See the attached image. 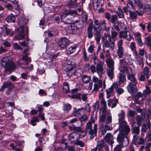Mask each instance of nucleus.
I'll use <instances>...</instances> for the list:
<instances>
[{"label": "nucleus", "instance_id": "1", "mask_svg": "<svg viewBox=\"0 0 151 151\" xmlns=\"http://www.w3.org/2000/svg\"><path fill=\"white\" fill-rule=\"evenodd\" d=\"M119 130V133L117 138V141L120 144H123L124 140H125V141L126 142V145H128L129 143V139L126 135L130 131L129 127L128 126H126L125 123L123 122L121 123Z\"/></svg>", "mask_w": 151, "mask_h": 151}, {"label": "nucleus", "instance_id": "2", "mask_svg": "<svg viewBox=\"0 0 151 151\" xmlns=\"http://www.w3.org/2000/svg\"><path fill=\"white\" fill-rule=\"evenodd\" d=\"M76 66L75 60L73 59L70 58L66 60L64 67V70L68 77H70L73 75L74 70Z\"/></svg>", "mask_w": 151, "mask_h": 151}, {"label": "nucleus", "instance_id": "3", "mask_svg": "<svg viewBox=\"0 0 151 151\" xmlns=\"http://www.w3.org/2000/svg\"><path fill=\"white\" fill-rule=\"evenodd\" d=\"M1 65L2 67L5 68L6 72H10L12 71L16 68V65L10 58L5 57L1 61Z\"/></svg>", "mask_w": 151, "mask_h": 151}, {"label": "nucleus", "instance_id": "4", "mask_svg": "<svg viewBox=\"0 0 151 151\" xmlns=\"http://www.w3.org/2000/svg\"><path fill=\"white\" fill-rule=\"evenodd\" d=\"M107 39V35L104 36L102 37L101 41L102 43L103 47H109L111 50H112L114 49V41L110 38L109 41Z\"/></svg>", "mask_w": 151, "mask_h": 151}, {"label": "nucleus", "instance_id": "5", "mask_svg": "<svg viewBox=\"0 0 151 151\" xmlns=\"http://www.w3.org/2000/svg\"><path fill=\"white\" fill-rule=\"evenodd\" d=\"M31 62V58L26 55H23L21 59L17 61L16 63L20 66L24 68H27V65Z\"/></svg>", "mask_w": 151, "mask_h": 151}, {"label": "nucleus", "instance_id": "6", "mask_svg": "<svg viewBox=\"0 0 151 151\" xmlns=\"http://www.w3.org/2000/svg\"><path fill=\"white\" fill-rule=\"evenodd\" d=\"M73 17V14L70 13L64 14L61 16L62 21L65 24H69L71 23L72 19Z\"/></svg>", "mask_w": 151, "mask_h": 151}, {"label": "nucleus", "instance_id": "7", "mask_svg": "<svg viewBox=\"0 0 151 151\" xmlns=\"http://www.w3.org/2000/svg\"><path fill=\"white\" fill-rule=\"evenodd\" d=\"M92 81L94 83L93 85V90L96 91L99 90L100 88L102 87V81L101 80L99 79L98 78L93 76L92 78Z\"/></svg>", "mask_w": 151, "mask_h": 151}, {"label": "nucleus", "instance_id": "8", "mask_svg": "<svg viewBox=\"0 0 151 151\" xmlns=\"http://www.w3.org/2000/svg\"><path fill=\"white\" fill-rule=\"evenodd\" d=\"M127 6L124 7L123 9L125 13H127L128 11L129 12L135 10V7L132 0H129V1L127 3Z\"/></svg>", "mask_w": 151, "mask_h": 151}, {"label": "nucleus", "instance_id": "9", "mask_svg": "<svg viewBox=\"0 0 151 151\" xmlns=\"http://www.w3.org/2000/svg\"><path fill=\"white\" fill-rule=\"evenodd\" d=\"M139 112L141 113V116H137L136 118V121L137 122V124L138 126H140L142 121H144L145 118V113L144 110L141 109L139 111Z\"/></svg>", "mask_w": 151, "mask_h": 151}, {"label": "nucleus", "instance_id": "10", "mask_svg": "<svg viewBox=\"0 0 151 151\" xmlns=\"http://www.w3.org/2000/svg\"><path fill=\"white\" fill-rule=\"evenodd\" d=\"M93 29L95 32L94 35L96 36V40L97 43H99L100 40V35L102 28L101 26L93 27Z\"/></svg>", "mask_w": 151, "mask_h": 151}, {"label": "nucleus", "instance_id": "11", "mask_svg": "<svg viewBox=\"0 0 151 151\" xmlns=\"http://www.w3.org/2000/svg\"><path fill=\"white\" fill-rule=\"evenodd\" d=\"M104 63L99 61L96 67V72L99 76L104 73L105 71L103 68Z\"/></svg>", "mask_w": 151, "mask_h": 151}, {"label": "nucleus", "instance_id": "12", "mask_svg": "<svg viewBox=\"0 0 151 151\" xmlns=\"http://www.w3.org/2000/svg\"><path fill=\"white\" fill-rule=\"evenodd\" d=\"M128 31L124 30L120 32L119 33V37L120 38H124L127 41H129L132 39V36L130 34L127 35Z\"/></svg>", "mask_w": 151, "mask_h": 151}, {"label": "nucleus", "instance_id": "13", "mask_svg": "<svg viewBox=\"0 0 151 151\" xmlns=\"http://www.w3.org/2000/svg\"><path fill=\"white\" fill-rule=\"evenodd\" d=\"M68 40L65 38H61L60 39L58 42V45L61 48H64L66 47L69 44Z\"/></svg>", "mask_w": 151, "mask_h": 151}, {"label": "nucleus", "instance_id": "14", "mask_svg": "<svg viewBox=\"0 0 151 151\" xmlns=\"http://www.w3.org/2000/svg\"><path fill=\"white\" fill-rule=\"evenodd\" d=\"M136 83H130L128 85L127 88L129 93L131 94H133L137 91Z\"/></svg>", "mask_w": 151, "mask_h": 151}, {"label": "nucleus", "instance_id": "15", "mask_svg": "<svg viewBox=\"0 0 151 151\" xmlns=\"http://www.w3.org/2000/svg\"><path fill=\"white\" fill-rule=\"evenodd\" d=\"M83 26V22L81 21H76L70 25L72 29L76 30L81 28Z\"/></svg>", "mask_w": 151, "mask_h": 151}, {"label": "nucleus", "instance_id": "16", "mask_svg": "<svg viewBox=\"0 0 151 151\" xmlns=\"http://www.w3.org/2000/svg\"><path fill=\"white\" fill-rule=\"evenodd\" d=\"M133 35L138 44L140 46H142L143 43L141 39V34L138 32L133 33Z\"/></svg>", "mask_w": 151, "mask_h": 151}, {"label": "nucleus", "instance_id": "17", "mask_svg": "<svg viewBox=\"0 0 151 151\" xmlns=\"http://www.w3.org/2000/svg\"><path fill=\"white\" fill-rule=\"evenodd\" d=\"M113 135L111 133H108L104 137V139L105 140L111 145V147L112 146V144L114 143V142L113 140H110V139H113L114 138H113Z\"/></svg>", "mask_w": 151, "mask_h": 151}, {"label": "nucleus", "instance_id": "18", "mask_svg": "<svg viewBox=\"0 0 151 151\" xmlns=\"http://www.w3.org/2000/svg\"><path fill=\"white\" fill-rule=\"evenodd\" d=\"M112 129L111 125L107 123V122H106L105 124H102V131L103 134H105L107 130H111Z\"/></svg>", "mask_w": 151, "mask_h": 151}, {"label": "nucleus", "instance_id": "19", "mask_svg": "<svg viewBox=\"0 0 151 151\" xmlns=\"http://www.w3.org/2000/svg\"><path fill=\"white\" fill-rule=\"evenodd\" d=\"M66 140H63L61 143V147H55V150H59V151L62 150H66V147L67 146V144L66 142Z\"/></svg>", "mask_w": 151, "mask_h": 151}, {"label": "nucleus", "instance_id": "20", "mask_svg": "<svg viewBox=\"0 0 151 151\" xmlns=\"http://www.w3.org/2000/svg\"><path fill=\"white\" fill-rule=\"evenodd\" d=\"M73 114L75 116H79L82 112H83L84 111V108H81L78 109L76 108H73Z\"/></svg>", "mask_w": 151, "mask_h": 151}, {"label": "nucleus", "instance_id": "21", "mask_svg": "<svg viewBox=\"0 0 151 151\" xmlns=\"http://www.w3.org/2000/svg\"><path fill=\"white\" fill-rule=\"evenodd\" d=\"M106 97L107 99L110 98L114 95V89L113 86H111L109 89L106 90Z\"/></svg>", "mask_w": 151, "mask_h": 151}, {"label": "nucleus", "instance_id": "22", "mask_svg": "<svg viewBox=\"0 0 151 151\" xmlns=\"http://www.w3.org/2000/svg\"><path fill=\"white\" fill-rule=\"evenodd\" d=\"M126 71L127 76H132L134 75L132 68H127L126 66H124L121 69L120 71H123L124 73L125 71Z\"/></svg>", "mask_w": 151, "mask_h": 151}, {"label": "nucleus", "instance_id": "23", "mask_svg": "<svg viewBox=\"0 0 151 151\" xmlns=\"http://www.w3.org/2000/svg\"><path fill=\"white\" fill-rule=\"evenodd\" d=\"M108 69H114V61L112 58H108L106 61Z\"/></svg>", "mask_w": 151, "mask_h": 151}, {"label": "nucleus", "instance_id": "24", "mask_svg": "<svg viewBox=\"0 0 151 151\" xmlns=\"http://www.w3.org/2000/svg\"><path fill=\"white\" fill-rule=\"evenodd\" d=\"M119 126L120 125V123L121 122H124L125 123V125L127 126L126 124V122L124 120L125 118V112L123 111L122 110L121 112V113L119 114Z\"/></svg>", "mask_w": 151, "mask_h": 151}, {"label": "nucleus", "instance_id": "25", "mask_svg": "<svg viewBox=\"0 0 151 151\" xmlns=\"http://www.w3.org/2000/svg\"><path fill=\"white\" fill-rule=\"evenodd\" d=\"M118 76L119 82L123 83L126 80L124 72L120 71Z\"/></svg>", "mask_w": 151, "mask_h": 151}, {"label": "nucleus", "instance_id": "26", "mask_svg": "<svg viewBox=\"0 0 151 151\" xmlns=\"http://www.w3.org/2000/svg\"><path fill=\"white\" fill-rule=\"evenodd\" d=\"M101 103L103 105V106L101 109L102 113H106L107 110V107L106 105V103L104 99H102L101 100Z\"/></svg>", "mask_w": 151, "mask_h": 151}, {"label": "nucleus", "instance_id": "27", "mask_svg": "<svg viewBox=\"0 0 151 151\" xmlns=\"http://www.w3.org/2000/svg\"><path fill=\"white\" fill-rule=\"evenodd\" d=\"M143 73L147 79L149 78L151 75V72L148 67L146 66L144 68L143 70Z\"/></svg>", "mask_w": 151, "mask_h": 151}, {"label": "nucleus", "instance_id": "28", "mask_svg": "<svg viewBox=\"0 0 151 151\" xmlns=\"http://www.w3.org/2000/svg\"><path fill=\"white\" fill-rule=\"evenodd\" d=\"M144 9V11L147 14L151 15V4H145Z\"/></svg>", "mask_w": 151, "mask_h": 151}, {"label": "nucleus", "instance_id": "29", "mask_svg": "<svg viewBox=\"0 0 151 151\" xmlns=\"http://www.w3.org/2000/svg\"><path fill=\"white\" fill-rule=\"evenodd\" d=\"M92 24H90L87 29L88 36L90 38H92L93 36V33L92 32Z\"/></svg>", "mask_w": 151, "mask_h": 151}, {"label": "nucleus", "instance_id": "30", "mask_svg": "<svg viewBox=\"0 0 151 151\" xmlns=\"http://www.w3.org/2000/svg\"><path fill=\"white\" fill-rule=\"evenodd\" d=\"M114 69H108L107 70V75L111 79H112L114 77Z\"/></svg>", "mask_w": 151, "mask_h": 151}, {"label": "nucleus", "instance_id": "31", "mask_svg": "<svg viewBox=\"0 0 151 151\" xmlns=\"http://www.w3.org/2000/svg\"><path fill=\"white\" fill-rule=\"evenodd\" d=\"M130 48L134 52L136 57H138V54L136 50L135 44L134 42H131L130 45Z\"/></svg>", "mask_w": 151, "mask_h": 151}, {"label": "nucleus", "instance_id": "32", "mask_svg": "<svg viewBox=\"0 0 151 151\" xmlns=\"http://www.w3.org/2000/svg\"><path fill=\"white\" fill-rule=\"evenodd\" d=\"M72 106L70 104L67 103L63 106V110L65 112H68L71 109Z\"/></svg>", "mask_w": 151, "mask_h": 151}, {"label": "nucleus", "instance_id": "33", "mask_svg": "<svg viewBox=\"0 0 151 151\" xmlns=\"http://www.w3.org/2000/svg\"><path fill=\"white\" fill-rule=\"evenodd\" d=\"M15 17L13 15H9L8 16L6 19V21L9 22H14L15 21Z\"/></svg>", "mask_w": 151, "mask_h": 151}, {"label": "nucleus", "instance_id": "34", "mask_svg": "<svg viewBox=\"0 0 151 151\" xmlns=\"http://www.w3.org/2000/svg\"><path fill=\"white\" fill-rule=\"evenodd\" d=\"M106 113H102L99 118V122L101 124H103L105 122Z\"/></svg>", "mask_w": 151, "mask_h": 151}, {"label": "nucleus", "instance_id": "35", "mask_svg": "<svg viewBox=\"0 0 151 151\" xmlns=\"http://www.w3.org/2000/svg\"><path fill=\"white\" fill-rule=\"evenodd\" d=\"M116 12L119 18H124V14L121 9L118 8L116 10Z\"/></svg>", "mask_w": 151, "mask_h": 151}, {"label": "nucleus", "instance_id": "36", "mask_svg": "<svg viewBox=\"0 0 151 151\" xmlns=\"http://www.w3.org/2000/svg\"><path fill=\"white\" fill-rule=\"evenodd\" d=\"M117 52L118 56L119 58H121L123 57L124 55L123 48H118Z\"/></svg>", "mask_w": 151, "mask_h": 151}, {"label": "nucleus", "instance_id": "37", "mask_svg": "<svg viewBox=\"0 0 151 151\" xmlns=\"http://www.w3.org/2000/svg\"><path fill=\"white\" fill-rule=\"evenodd\" d=\"M63 91L65 93L68 92L69 91V84L68 83L65 82L63 83Z\"/></svg>", "mask_w": 151, "mask_h": 151}, {"label": "nucleus", "instance_id": "38", "mask_svg": "<svg viewBox=\"0 0 151 151\" xmlns=\"http://www.w3.org/2000/svg\"><path fill=\"white\" fill-rule=\"evenodd\" d=\"M76 47L75 46H70L67 50V53L68 54H71L73 53L76 50Z\"/></svg>", "mask_w": 151, "mask_h": 151}, {"label": "nucleus", "instance_id": "39", "mask_svg": "<svg viewBox=\"0 0 151 151\" xmlns=\"http://www.w3.org/2000/svg\"><path fill=\"white\" fill-rule=\"evenodd\" d=\"M118 33L114 30L113 27L111 28V37L114 39L116 38L118 35Z\"/></svg>", "mask_w": 151, "mask_h": 151}, {"label": "nucleus", "instance_id": "40", "mask_svg": "<svg viewBox=\"0 0 151 151\" xmlns=\"http://www.w3.org/2000/svg\"><path fill=\"white\" fill-rule=\"evenodd\" d=\"M91 78L90 76L86 75H84L82 77V81L84 83H88L90 80Z\"/></svg>", "mask_w": 151, "mask_h": 151}, {"label": "nucleus", "instance_id": "41", "mask_svg": "<svg viewBox=\"0 0 151 151\" xmlns=\"http://www.w3.org/2000/svg\"><path fill=\"white\" fill-rule=\"evenodd\" d=\"M24 37V35L23 32V30L21 33H19L15 37V38L18 40H22L23 39Z\"/></svg>", "mask_w": 151, "mask_h": 151}, {"label": "nucleus", "instance_id": "42", "mask_svg": "<svg viewBox=\"0 0 151 151\" xmlns=\"http://www.w3.org/2000/svg\"><path fill=\"white\" fill-rule=\"evenodd\" d=\"M104 145V141H101V143L99 145L97 146L96 148V151L97 150H99V151H102V149L103 147V146Z\"/></svg>", "mask_w": 151, "mask_h": 151}, {"label": "nucleus", "instance_id": "43", "mask_svg": "<svg viewBox=\"0 0 151 151\" xmlns=\"http://www.w3.org/2000/svg\"><path fill=\"white\" fill-rule=\"evenodd\" d=\"M104 145V141H101V143L99 145L97 146L96 148V151L97 150H99V151H102V149L103 147V146Z\"/></svg>", "mask_w": 151, "mask_h": 151}, {"label": "nucleus", "instance_id": "44", "mask_svg": "<svg viewBox=\"0 0 151 151\" xmlns=\"http://www.w3.org/2000/svg\"><path fill=\"white\" fill-rule=\"evenodd\" d=\"M134 4L138 6L139 8H143V4L139 0H134Z\"/></svg>", "mask_w": 151, "mask_h": 151}, {"label": "nucleus", "instance_id": "45", "mask_svg": "<svg viewBox=\"0 0 151 151\" xmlns=\"http://www.w3.org/2000/svg\"><path fill=\"white\" fill-rule=\"evenodd\" d=\"M139 127L140 126H134L132 128V133H134L139 134Z\"/></svg>", "mask_w": 151, "mask_h": 151}, {"label": "nucleus", "instance_id": "46", "mask_svg": "<svg viewBox=\"0 0 151 151\" xmlns=\"http://www.w3.org/2000/svg\"><path fill=\"white\" fill-rule=\"evenodd\" d=\"M99 102L98 101H96L93 105L94 108V111L97 113L99 109Z\"/></svg>", "mask_w": 151, "mask_h": 151}, {"label": "nucleus", "instance_id": "47", "mask_svg": "<svg viewBox=\"0 0 151 151\" xmlns=\"http://www.w3.org/2000/svg\"><path fill=\"white\" fill-rule=\"evenodd\" d=\"M106 20H103L101 22L100 24V26L101 25H104V29L105 31L107 32L109 31L110 29V27H106Z\"/></svg>", "mask_w": 151, "mask_h": 151}, {"label": "nucleus", "instance_id": "48", "mask_svg": "<svg viewBox=\"0 0 151 151\" xmlns=\"http://www.w3.org/2000/svg\"><path fill=\"white\" fill-rule=\"evenodd\" d=\"M127 78L128 80L130 81L131 83H136V80L134 77V75L132 76H127Z\"/></svg>", "mask_w": 151, "mask_h": 151}, {"label": "nucleus", "instance_id": "49", "mask_svg": "<svg viewBox=\"0 0 151 151\" xmlns=\"http://www.w3.org/2000/svg\"><path fill=\"white\" fill-rule=\"evenodd\" d=\"M113 24V28L116 29L117 31L118 32L120 30L119 28V21H117L116 22L112 23Z\"/></svg>", "mask_w": 151, "mask_h": 151}, {"label": "nucleus", "instance_id": "50", "mask_svg": "<svg viewBox=\"0 0 151 151\" xmlns=\"http://www.w3.org/2000/svg\"><path fill=\"white\" fill-rule=\"evenodd\" d=\"M133 136V142H136L139 137V134L132 133Z\"/></svg>", "mask_w": 151, "mask_h": 151}, {"label": "nucleus", "instance_id": "51", "mask_svg": "<svg viewBox=\"0 0 151 151\" xmlns=\"http://www.w3.org/2000/svg\"><path fill=\"white\" fill-rule=\"evenodd\" d=\"M6 87V88L9 87V88H14V85L12 84L11 82H7L4 83Z\"/></svg>", "mask_w": 151, "mask_h": 151}, {"label": "nucleus", "instance_id": "52", "mask_svg": "<svg viewBox=\"0 0 151 151\" xmlns=\"http://www.w3.org/2000/svg\"><path fill=\"white\" fill-rule=\"evenodd\" d=\"M129 16L130 18L132 19H136L137 18V15L136 13L131 11L129 12Z\"/></svg>", "mask_w": 151, "mask_h": 151}, {"label": "nucleus", "instance_id": "53", "mask_svg": "<svg viewBox=\"0 0 151 151\" xmlns=\"http://www.w3.org/2000/svg\"><path fill=\"white\" fill-rule=\"evenodd\" d=\"M88 133L90 135V138L91 139H93L94 138V137L96 135L97 133H94V132L92 131L91 130H88Z\"/></svg>", "mask_w": 151, "mask_h": 151}, {"label": "nucleus", "instance_id": "54", "mask_svg": "<svg viewBox=\"0 0 151 151\" xmlns=\"http://www.w3.org/2000/svg\"><path fill=\"white\" fill-rule=\"evenodd\" d=\"M123 147V144H120L117 145L114 148V151H120L121 149Z\"/></svg>", "mask_w": 151, "mask_h": 151}, {"label": "nucleus", "instance_id": "55", "mask_svg": "<svg viewBox=\"0 0 151 151\" xmlns=\"http://www.w3.org/2000/svg\"><path fill=\"white\" fill-rule=\"evenodd\" d=\"M146 42L148 46H151V38L148 37L145 38Z\"/></svg>", "mask_w": 151, "mask_h": 151}, {"label": "nucleus", "instance_id": "56", "mask_svg": "<svg viewBox=\"0 0 151 151\" xmlns=\"http://www.w3.org/2000/svg\"><path fill=\"white\" fill-rule=\"evenodd\" d=\"M118 17L117 15H112L111 18V22L112 23L116 22V21Z\"/></svg>", "mask_w": 151, "mask_h": 151}, {"label": "nucleus", "instance_id": "57", "mask_svg": "<svg viewBox=\"0 0 151 151\" xmlns=\"http://www.w3.org/2000/svg\"><path fill=\"white\" fill-rule=\"evenodd\" d=\"M86 128L87 129H89V130H92V123L90 121L86 124Z\"/></svg>", "mask_w": 151, "mask_h": 151}, {"label": "nucleus", "instance_id": "58", "mask_svg": "<svg viewBox=\"0 0 151 151\" xmlns=\"http://www.w3.org/2000/svg\"><path fill=\"white\" fill-rule=\"evenodd\" d=\"M81 71L80 70H76L75 69L74 70V73L73 75H75L78 77H79L81 75V74L80 73V72Z\"/></svg>", "mask_w": 151, "mask_h": 151}, {"label": "nucleus", "instance_id": "59", "mask_svg": "<svg viewBox=\"0 0 151 151\" xmlns=\"http://www.w3.org/2000/svg\"><path fill=\"white\" fill-rule=\"evenodd\" d=\"M72 130L76 131L78 132H80L82 131V129L80 127H74L73 126V127H72Z\"/></svg>", "mask_w": 151, "mask_h": 151}, {"label": "nucleus", "instance_id": "60", "mask_svg": "<svg viewBox=\"0 0 151 151\" xmlns=\"http://www.w3.org/2000/svg\"><path fill=\"white\" fill-rule=\"evenodd\" d=\"M146 89L145 90L143 91V93L145 95H147V94L151 93V90L149 88L146 86Z\"/></svg>", "mask_w": 151, "mask_h": 151}, {"label": "nucleus", "instance_id": "61", "mask_svg": "<svg viewBox=\"0 0 151 151\" xmlns=\"http://www.w3.org/2000/svg\"><path fill=\"white\" fill-rule=\"evenodd\" d=\"M116 91L117 92V94L119 95L121 94L124 92L123 89L121 88H119L116 90Z\"/></svg>", "mask_w": 151, "mask_h": 151}, {"label": "nucleus", "instance_id": "62", "mask_svg": "<svg viewBox=\"0 0 151 151\" xmlns=\"http://www.w3.org/2000/svg\"><path fill=\"white\" fill-rule=\"evenodd\" d=\"M145 76L144 74L141 73L140 76H139V80L141 81H145Z\"/></svg>", "mask_w": 151, "mask_h": 151}, {"label": "nucleus", "instance_id": "63", "mask_svg": "<svg viewBox=\"0 0 151 151\" xmlns=\"http://www.w3.org/2000/svg\"><path fill=\"white\" fill-rule=\"evenodd\" d=\"M123 40H119L117 42V45L118 48H123L122 46L123 45Z\"/></svg>", "mask_w": 151, "mask_h": 151}, {"label": "nucleus", "instance_id": "64", "mask_svg": "<svg viewBox=\"0 0 151 151\" xmlns=\"http://www.w3.org/2000/svg\"><path fill=\"white\" fill-rule=\"evenodd\" d=\"M14 48L15 49H18L22 50L21 47L17 43H14L13 44Z\"/></svg>", "mask_w": 151, "mask_h": 151}]
</instances>
